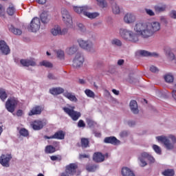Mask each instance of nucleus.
Listing matches in <instances>:
<instances>
[{"label": "nucleus", "instance_id": "obj_19", "mask_svg": "<svg viewBox=\"0 0 176 176\" xmlns=\"http://www.w3.org/2000/svg\"><path fill=\"white\" fill-rule=\"evenodd\" d=\"M67 173L71 175H75L76 174V170H78V165L76 164H70L66 166L65 169Z\"/></svg>", "mask_w": 176, "mask_h": 176}, {"label": "nucleus", "instance_id": "obj_39", "mask_svg": "<svg viewBox=\"0 0 176 176\" xmlns=\"http://www.w3.org/2000/svg\"><path fill=\"white\" fill-rule=\"evenodd\" d=\"M164 80L167 83H173L174 82V76L171 74H166L164 76Z\"/></svg>", "mask_w": 176, "mask_h": 176}, {"label": "nucleus", "instance_id": "obj_60", "mask_svg": "<svg viewBox=\"0 0 176 176\" xmlns=\"http://www.w3.org/2000/svg\"><path fill=\"white\" fill-rule=\"evenodd\" d=\"M160 21H162V23H164L165 24H167V19L165 18V16H160Z\"/></svg>", "mask_w": 176, "mask_h": 176}, {"label": "nucleus", "instance_id": "obj_38", "mask_svg": "<svg viewBox=\"0 0 176 176\" xmlns=\"http://www.w3.org/2000/svg\"><path fill=\"white\" fill-rule=\"evenodd\" d=\"M45 153H54L56 152V148L52 145L47 146L45 147Z\"/></svg>", "mask_w": 176, "mask_h": 176}, {"label": "nucleus", "instance_id": "obj_26", "mask_svg": "<svg viewBox=\"0 0 176 176\" xmlns=\"http://www.w3.org/2000/svg\"><path fill=\"white\" fill-rule=\"evenodd\" d=\"M8 30L9 32L14 34V35H21L23 34V31L21 29L16 28L12 25H8Z\"/></svg>", "mask_w": 176, "mask_h": 176}, {"label": "nucleus", "instance_id": "obj_35", "mask_svg": "<svg viewBox=\"0 0 176 176\" xmlns=\"http://www.w3.org/2000/svg\"><path fill=\"white\" fill-rule=\"evenodd\" d=\"M97 168H98V166L94 164H89L86 167L87 170L89 171V173H93L96 171Z\"/></svg>", "mask_w": 176, "mask_h": 176}, {"label": "nucleus", "instance_id": "obj_53", "mask_svg": "<svg viewBox=\"0 0 176 176\" xmlns=\"http://www.w3.org/2000/svg\"><path fill=\"white\" fill-rule=\"evenodd\" d=\"M129 135V131H122L121 133H120V136L122 138H124Z\"/></svg>", "mask_w": 176, "mask_h": 176}, {"label": "nucleus", "instance_id": "obj_48", "mask_svg": "<svg viewBox=\"0 0 176 176\" xmlns=\"http://www.w3.org/2000/svg\"><path fill=\"white\" fill-rule=\"evenodd\" d=\"M19 133L21 135H23V137H28V131H27L25 129H21L19 131Z\"/></svg>", "mask_w": 176, "mask_h": 176}, {"label": "nucleus", "instance_id": "obj_31", "mask_svg": "<svg viewBox=\"0 0 176 176\" xmlns=\"http://www.w3.org/2000/svg\"><path fill=\"white\" fill-rule=\"evenodd\" d=\"M112 12L114 14H119L120 13V7L116 3H111Z\"/></svg>", "mask_w": 176, "mask_h": 176}, {"label": "nucleus", "instance_id": "obj_62", "mask_svg": "<svg viewBox=\"0 0 176 176\" xmlns=\"http://www.w3.org/2000/svg\"><path fill=\"white\" fill-rule=\"evenodd\" d=\"M60 176H72V175H69V172H67V169H65V171L61 173Z\"/></svg>", "mask_w": 176, "mask_h": 176}, {"label": "nucleus", "instance_id": "obj_9", "mask_svg": "<svg viewBox=\"0 0 176 176\" xmlns=\"http://www.w3.org/2000/svg\"><path fill=\"white\" fill-rule=\"evenodd\" d=\"M12 154L2 155L0 157V164L3 167H9L10 166V162L12 160Z\"/></svg>", "mask_w": 176, "mask_h": 176}, {"label": "nucleus", "instance_id": "obj_37", "mask_svg": "<svg viewBox=\"0 0 176 176\" xmlns=\"http://www.w3.org/2000/svg\"><path fill=\"white\" fill-rule=\"evenodd\" d=\"M0 98L1 100L5 101L8 98V94L4 89H0Z\"/></svg>", "mask_w": 176, "mask_h": 176}, {"label": "nucleus", "instance_id": "obj_21", "mask_svg": "<svg viewBox=\"0 0 176 176\" xmlns=\"http://www.w3.org/2000/svg\"><path fill=\"white\" fill-rule=\"evenodd\" d=\"M90 7H88L87 6H82V7H78V6H74V10L76 12V13H78L79 14H84L85 15V12L86 10H90Z\"/></svg>", "mask_w": 176, "mask_h": 176}, {"label": "nucleus", "instance_id": "obj_58", "mask_svg": "<svg viewBox=\"0 0 176 176\" xmlns=\"http://www.w3.org/2000/svg\"><path fill=\"white\" fill-rule=\"evenodd\" d=\"M147 160H148L151 163H155V158L149 155V153H148Z\"/></svg>", "mask_w": 176, "mask_h": 176}, {"label": "nucleus", "instance_id": "obj_61", "mask_svg": "<svg viewBox=\"0 0 176 176\" xmlns=\"http://www.w3.org/2000/svg\"><path fill=\"white\" fill-rule=\"evenodd\" d=\"M172 97L176 101V88H174L172 91Z\"/></svg>", "mask_w": 176, "mask_h": 176}, {"label": "nucleus", "instance_id": "obj_28", "mask_svg": "<svg viewBox=\"0 0 176 176\" xmlns=\"http://www.w3.org/2000/svg\"><path fill=\"white\" fill-rule=\"evenodd\" d=\"M121 173L122 176H135L133 170L127 167L122 168Z\"/></svg>", "mask_w": 176, "mask_h": 176}, {"label": "nucleus", "instance_id": "obj_20", "mask_svg": "<svg viewBox=\"0 0 176 176\" xmlns=\"http://www.w3.org/2000/svg\"><path fill=\"white\" fill-rule=\"evenodd\" d=\"M93 160L96 163H101L105 160V156L101 153H95L93 155Z\"/></svg>", "mask_w": 176, "mask_h": 176}, {"label": "nucleus", "instance_id": "obj_24", "mask_svg": "<svg viewBox=\"0 0 176 176\" xmlns=\"http://www.w3.org/2000/svg\"><path fill=\"white\" fill-rule=\"evenodd\" d=\"M164 52H165V54H166L167 58H168V60H170V61H173V60H175V55H174V53H173L171 48L166 47L164 49Z\"/></svg>", "mask_w": 176, "mask_h": 176}, {"label": "nucleus", "instance_id": "obj_16", "mask_svg": "<svg viewBox=\"0 0 176 176\" xmlns=\"http://www.w3.org/2000/svg\"><path fill=\"white\" fill-rule=\"evenodd\" d=\"M129 107L131 112L134 115H138L140 113V109H138V104L136 100H132L129 103Z\"/></svg>", "mask_w": 176, "mask_h": 176}, {"label": "nucleus", "instance_id": "obj_54", "mask_svg": "<svg viewBox=\"0 0 176 176\" xmlns=\"http://www.w3.org/2000/svg\"><path fill=\"white\" fill-rule=\"evenodd\" d=\"M68 33V28H65L61 30V28H60V35H65V34Z\"/></svg>", "mask_w": 176, "mask_h": 176}, {"label": "nucleus", "instance_id": "obj_44", "mask_svg": "<svg viewBox=\"0 0 176 176\" xmlns=\"http://www.w3.org/2000/svg\"><path fill=\"white\" fill-rule=\"evenodd\" d=\"M144 12H146V14L151 17L155 16V11L153 10H151L149 8H144Z\"/></svg>", "mask_w": 176, "mask_h": 176}, {"label": "nucleus", "instance_id": "obj_45", "mask_svg": "<svg viewBox=\"0 0 176 176\" xmlns=\"http://www.w3.org/2000/svg\"><path fill=\"white\" fill-rule=\"evenodd\" d=\"M153 149L156 153H157V155H162V148H160V146L154 144L153 145Z\"/></svg>", "mask_w": 176, "mask_h": 176}, {"label": "nucleus", "instance_id": "obj_55", "mask_svg": "<svg viewBox=\"0 0 176 176\" xmlns=\"http://www.w3.org/2000/svg\"><path fill=\"white\" fill-rule=\"evenodd\" d=\"M150 71L151 72H153L154 74H156V73L159 72V69H157V67H156L155 66H151V67H150Z\"/></svg>", "mask_w": 176, "mask_h": 176}, {"label": "nucleus", "instance_id": "obj_5", "mask_svg": "<svg viewBox=\"0 0 176 176\" xmlns=\"http://www.w3.org/2000/svg\"><path fill=\"white\" fill-rule=\"evenodd\" d=\"M17 105H19V99L14 97L8 98L6 102V108L11 113L14 112V110L17 108Z\"/></svg>", "mask_w": 176, "mask_h": 176}, {"label": "nucleus", "instance_id": "obj_27", "mask_svg": "<svg viewBox=\"0 0 176 176\" xmlns=\"http://www.w3.org/2000/svg\"><path fill=\"white\" fill-rule=\"evenodd\" d=\"M64 97H66L69 101H72L73 102H78V98H76V96L75 95L72 94V93L66 91L63 93Z\"/></svg>", "mask_w": 176, "mask_h": 176}, {"label": "nucleus", "instance_id": "obj_1", "mask_svg": "<svg viewBox=\"0 0 176 176\" xmlns=\"http://www.w3.org/2000/svg\"><path fill=\"white\" fill-rule=\"evenodd\" d=\"M160 23L153 21L151 23L138 22L133 27V31L126 28L120 29V36L132 43L140 42V36L142 39H149L152 38L157 32L160 31Z\"/></svg>", "mask_w": 176, "mask_h": 176}, {"label": "nucleus", "instance_id": "obj_11", "mask_svg": "<svg viewBox=\"0 0 176 176\" xmlns=\"http://www.w3.org/2000/svg\"><path fill=\"white\" fill-rule=\"evenodd\" d=\"M137 18L135 17V15L131 12L126 13L123 18L125 24H134Z\"/></svg>", "mask_w": 176, "mask_h": 176}, {"label": "nucleus", "instance_id": "obj_14", "mask_svg": "<svg viewBox=\"0 0 176 176\" xmlns=\"http://www.w3.org/2000/svg\"><path fill=\"white\" fill-rule=\"evenodd\" d=\"M43 109H44L43 106L36 105L32 109V111H30L28 113V115L29 116H34V115H41Z\"/></svg>", "mask_w": 176, "mask_h": 176}, {"label": "nucleus", "instance_id": "obj_29", "mask_svg": "<svg viewBox=\"0 0 176 176\" xmlns=\"http://www.w3.org/2000/svg\"><path fill=\"white\" fill-rule=\"evenodd\" d=\"M65 138V132L63 131H57L54 133V135H52V138L55 140H64Z\"/></svg>", "mask_w": 176, "mask_h": 176}, {"label": "nucleus", "instance_id": "obj_6", "mask_svg": "<svg viewBox=\"0 0 176 176\" xmlns=\"http://www.w3.org/2000/svg\"><path fill=\"white\" fill-rule=\"evenodd\" d=\"M75 107H71L70 108L69 107H63V111L70 116V118L74 120V122H76L80 116H82V114L79 111H76L75 110Z\"/></svg>", "mask_w": 176, "mask_h": 176}, {"label": "nucleus", "instance_id": "obj_64", "mask_svg": "<svg viewBox=\"0 0 176 176\" xmlns=\"http://www.w3.org/2000/svg\"><path fill=\"white\" fill-rule=\"evenodd\" d=\"M16 116H23V110H18L16 112Z\"/></svg>", "mask_w": 176, "mask_h": 176}, {"label": "nucleus", "instance_id": "obj_41", "mask_svg": "<svg viewBox=\"0 0 176 176\" xmlns=\"http://www.w3.org/2000/svg\"><path fill=\"white\" fill-rule=\"evenodd\" d=\"M96 1L100 8H107L108 6V3L105 0H96Z\"/></svg>", "mask_w": 176, "mask_h": 176}, {"label": "nucleus", "instance_id": "obj_57", "mask_svg": "<svg viewBox=\"0 0 176 176\" xmlns=\"http://www.w3.org/2000/svg\"><path fill=\"white\" fill-rule=\"evenodd\" d=\"M148 57H159V54L157 52H149Z\"/></svg>", "mask_w": 176, "mask_h": 176}, {"label": "nucleus", "instance_id": "obj_22", "mask_svg": "<svg viewBox=\"0 0 176 176\" xmlns=\"http://www.w3.org/2000/svg\"><path fill=\"white\" fill-rule=\"evenodd\" d=\"M76 52H78V45H73L66 48V53L69 56H74Z\"/></svg>", "mask_w": 176, "mask_h": 176}, {"label": "nucleus", "instance_id": "obj_12", "mask_svg": "<svg viewBox=\"0 0 176 176\" xmlns=\"http://www.w3.org/2000/svg\"><path fill=\"white\" fill-rule=\"evenodd\" d=\"M0 53L4 56L10 54V48L5 41H0Z\"/></svg>", "mask_w": 176, "mask_h": 176}, {"label": "nucleus", "instance_id": "obj_13", "mask_svg": "<svg viewBox=\"0 0 176 176\" xmlns=\"http://www.w3.org/2000/svg\"><path fill=\"white\" fill-rule=\"evenodd\" d=\"M46 126V121L45 120H35L32 124V127L34 130H41V129H43V126Z\"/></svg>", "mask_w": 176, "mask_h": 176}, {"label": "nucleus", "instance_id": "obj_40", "mask_svg": "<svg viewBox=\"0 0 176 176\" xmlns=\"http://www.w3.org/2000/svg\"><path fill=\"white\" fill-rule=\"evenodd\" d=\"M174 170L173 169H166L162 172V175L164 176H174Z\"/></svg>", "mask_w": 176, "mask_h": 176}, {"label": "nucleus", "instance_id": "obj_17", "mask_svg": "<svg viewBox=\"0 0 176 176\" xmlns=\"http://www.w3.org/2000/svg\"><path fill=\"white\" fill-rule=\"evenodd\" d=\"M104 144H111V145H119L120 140H118L115 136L107 137L104 140Z\"/></svg>", "mask_w": 176, "mask_h": 176}, {"label": "nucleus", "instance_id": "obj_59", "mask_svg": "<svg viewBox=\"0 0 176 176\" xmlns=\"http://www.w3.org/2000/svg\"><path fill=\"white\" fill-rule=\"evenodd\" d=\"M127 124H128V126H129V127H133V126H135V121L130 120V121L127 122Z\"/></svg>", "mask_w": 176, "mask_h": 176}, {"label": "nucleus", "instance_id": "obj_43", "mask_svg": "<svg viewBox=\"0 0 176 176\" xmlns=\"http://www.w3.org/2000/svg\"><path fill=\"white\" fill-rule=\"evenodd\" d=\"M81 146H82V148H87V146H89V139L82 138Z\"/></svg>", "mask_w": 176, "mask_h": 176}, {"label": "nucleus", "instance_id": "obj_33", "mask_svg": "<svg viewBox=\"0 0 176 176\" xmlns=\"http://www.w3.org/2000/svg\"><path fill=\"white\" fill-rule=\"evenodd\" d=\"M111 44L113 46H117L118 47H120V46H122V41H120L118 38H113L111 41Z\"/></svg>", "mask_w": 176, "mask_h": 176}, {"label": "nucleus", "instance_id": "obj_15", "mask_svg": "<svg viewBox=\"0 0 176 176\" xmlns=\"http://www.w3.org/2000/svg\"><path fill=\"white\" fill-rule=\"evenodd\" d=\"M155 13H164L167 10V5L164 3H160L154 6Z\"/></svg>", "mask_w": 176, "mask_h": 176}, {"label": "nucleus", "instance_id": "obj_10", "mask_svg": "<svg viewBox=\"0 0 176 176\" xmlns=\"http://www.w3.org/2000/svg\"><path fill=\"white\" fill-rule=\"evenodd\" d=\"M138 160L140 167H145V166H148V153L143 152L140 153L138 157Z\"/></svg>", "mask_w": 176, "mask_h": 176}, {"label": "nucleus", "instance_id": "obj_23", "mask_svg": "<svg viewBox=\"0 0 176 176\" xmlns=\"http://www.w3.org/2000/svg\"><path fill=\"white\" fill-rule=\"evenodd\" d=\"M41 20L43 24H47L50 21V16L46 11H43L41 14Z\"/></svg>", "mask_w": 176, "mask_h": 176}, {"label": "nucleus", "instance_id": "obj_32", "mask_svg": "<svg viewBox=\"0 0 176 176\" xmlns=\"http://www.w3.org/2000/svg\"><path fill=\"white\" fill-rule=\"evenodd\" d=\"M16 12V8H14V6L13 4L10 3L9 5V7L7 8V13L9 14V16H13L14 14V12Z\"/></svg>", "mask_w": 176, "mask_h": 176}, {"label": "nucleus", "instance_id": "obj_51", "mask_svg": "<svg viewBox=\"0 0 176 176\" xmlns=\"http://www.w3.org/2000/svg\"><path fill=\"white\" fill-rule=\"evenodd\" d=\"M87 124L89 127H93V126L96 124V122H94V121H93L91 119L87 118Z\"/></svg>", "mask_w": 176, "mask_h": 176}, {"label": "nucleus", "instance_id": "obj_47", "mask_svg": "<svg viewBox=\"0 0 176 176\" xmlns=\"http://www.w3.org/2000/svg\"><path fill=\"white\" fill-rule=\"evenodd\" d=\"M168 16L170 19H173V20H176V10H172L169 12Z\"/></svg>", "mask_w": 176, "mask_h": 176}, {"label": "nucleus", "instance_id": "obj_49", "mask_svg": "<svg viewBox=\"0 0 176 176\" xmlns=\"http://www.w3.org/2000/svg\"><path fill=\"white\" fill-rule=\"evenodd\" d=\"M78 28L79 31H80V32H86V28L85 27V25H83V24L82 23H78L77 24Z\"/></svg>", "mask_w": 176, "mask_h": 176}, {"label": "nucleus", "instance_id": "obj_4", "mask_svg": "<svg viewBox=\"0 0 176 176\" xmlns=\"http://www.w3.org/2000/svg\"><path fill=\"white\" fill-rule=\"evenodd\" d=\"M61 15L63 21L65 24L66 27H67V28H74V22L72 21V16H71L69 11H68L65 8H62Z\"/></svg>", "mask_w": 176, "mask_h": 176}, {"label": "nucleus", "instance_id": "obj_2", "mask_svg": "<svg viewBox=\"0 0 176 176\" xmlns=\"http://www.w3.org/2000/svg\"><path fill=\"white\" fill-rule=\"evenodd\" d=\"M156 140L162 142L166 151H173L175 147L176 138L174 135H169L167 136H157Z\"/></svg>", "mask_w": 176, "mask_h": 176}, {"label": "nucleus", "instance_id": "obj_25", "mask_svg": "<svg viewBox=\"0 0 176 176\" xmlns=\"http://www.w3.org/2000/svg\"><path fill=\"white\" fill-rule=\"evenodd\" d=\"M50 93L53 96H58L64 93V89L61 87H54L50 89Z\"/></svg>", "mask_w": 176, "mask_h": 176}, {"label": "nucleus", "instance_id": "obj_3", "mask_svg": "<svg viewBox=\"0 0 176 176\" xmlns=\"http://www.w3.org/2000/svg\"><path fill=\"white\" fill-rule=\"evenodd\" d=\"M78 43L81 49L87 50V52H89V53H94V52H96L94 43L91 39L83 40L80 38L78 40Z\"/></svg>", "mask_w": 176, "mask_h": 176}, {"label": "nucleus", "instance_id": "obj_56", "mask_svg": "<svg viewBox=\"0 0 176 176\" xmlns=\"http://www.w3.org/2000/svg\"><path fill=\"white\" fill-rule=\"evenodd\" d=\"M78 127H86V124H85V122L82 120H80L78 122Z\"/></svg>", "mask_w": 176, "mask_h": 176}, {"label": "nucleus", "instance_id": "obj_46", "mask_svg": "<svg viewBox=\"0 0 176 176\" xmlns=\"http://www.w3.org/2000/svg\"><path fill=\"white\" fill-rule=\"evenodd\" d=\"M85 94L87 96V97H90L91 98H94V92L90 89H86L85 91Z\"/></svg>", "mask_w": 176, "mask_h": 176}, {"label": "nucleus", "instance_id": "obj_42", "mask_svg": "<svg viewBox=\"0 0 176 176\" xmlns=\"http://www.w3.org/2000/svg\"><path fill=\"white\" fill-rule=\"evenodd\" d=\"M56 56L58 58H59L60 60H64V57H65L64 51L61 50H58V51H56Z\"/></svg>", "mask_w": 176, "mask_h": 176}, {"label": "nucleus", "instance_id": "obj_7", "mask_svg": "<svg viewBox=\"0 0 176 176\" xmlns=\"http://www.w3.org/2000/svg\"><path fill=\"white\" fill-rule=\"evenodd\" d=\"M41 28V19L38 17H34L32 19L28 27L29 31L31 32H37Z\"/></svg>", "mask_w": 176, "mask_h": 176}, {"label": "nucleus", "instance_id": "obj_34", "mask_svg": "<svg viewBox=\"0 0 176 176\" xmlns=\"http://www.w3.org/2000/svg\"><path fill=\"white\" fill-rule=\"evenodd\" d=\"M41 67H45V68H53V63L47 60H43L40 63Z\"/></svg>", "mask_w": 176, "mask_h": 176}, {"label": "nucleus", "instance_id": "obj_18", "mask_svg": "<svg viewBox=\"0 0 176 176\" xmlns=\"http://www.w3.org/2000/svg\"><path fill=\"white\" fill-rule=\"evenodd\" d=\"M20 63L23 67H35L36 65L35 59H22Z\"/></svg>", "mask_w": 176, "mask_h": 176}, {"label": "nucleus", "instance_id": "obj_50", "mask_svg": "<svg viewBox=\"0 0 176 176\" xmlns=\"http://www.w3.org/2000/svg\"><path fill=\"white\" fill-rule=\"evenodd\" d=\"M47 78L50 79V80H56V79H58L57 76L52 73L48 74Z\"/></svg>", "mask_w": 176, "mask_h": 176}, {"label": "nucleus", "instance_id": "obj_30", "mask_svg": "<svg viewBox=\"0 0 176 176\" xmlns=\"http://www.w3.org/2000/svg\"><path fill=\"white\" fill-rule=\"evenodd\" d=\"M89 10H86L84 12V16H86L89 19H96V17H98L100 14L97 12H88Z\"/></svg>", "mask_w": 176, "mask_h": 176}, {"label": "nucleus", "instance_id": "obj_36", "mask_svg": "<svg viewBox=\"0 0 176 176\" xmlns=\"http://www.w3.org/2000/svg\"><path fill=\"white\" fill-rule=\"evenodd\" d=\"M51 33L54 36H57V35H60V26H55L54 28L51 30Z\"/></svg>", "mask_w": 176, "mask_h": 176}, {"label": "nucleus", "instance_id": "obj_63", "mask_svg": "<svg viewBox=\"0 0 176 176\" xmlns=\"http://www.w3.org/2000/svg\"><path fill=\"white\" fill-rule=\"evenodd\" d=\"M36 1L40 5H45L46 3V0H36Z\"/></svg>", "mask_w": 176, "mask_h": 176}, {"label": "nucleus", "instance_id": "obj_8", "mask_svg": "<svg viewBox=\"0 0 176 176\" xmlns=\"http://www.w3.org/2000/svg\"><path fill=\"white\" fill-rule=\"evenodd\" d=\"M83 63H85V57L82 54L78 53L75 56L73 60V67L74 68H80L83 65Z\"/></svg>", "mask_w": 176, "mask_h": 176}, {"label": "nucleus", "instance_id": "obj_52", "mask_svg": "<svg viewBox=\"0 0 176 176\" xmlns=\"http://www.w3.org/2000/svg\"><path fill=\"white\" fill-rule=\"evenodd\" d=\"M140 56H144V57H148L149 56V52L145 51V50H140L139 52Z\"/></svg>", "mask_w": 176, "mask_h": 176}]
</instances>
